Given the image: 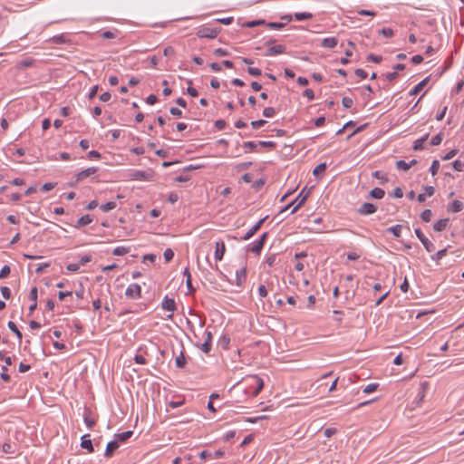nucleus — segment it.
Returning a JSON list of instances; mask_svg holds the SVG:
<instances>
[{
    "label": "nucleus",
    "instance_id": "f257e3e1",
    "mask_svg": "<svg viewBox=\"0 0 464 464\" xmlns=\"http://www.w3.org/2000/svg\"><path fill=\"white\" fill-rule=\"evenodd\" d=\"M220 33V28L216 27H201L197 32V36L199 38L214 39Z\"/></svg>",
    "mask_w": 464,
    "mask_h": 464
},
{
    "label": "nucleus",
    "instance_id": "f03ea898",
    "mask_svg": "<svg viewBox=\"0 0 464 464\" xmlns=\"http://www.w3.org/2000/svg\"><path fill=\"white\" fill-rule=\"evenodd\" d=\"M246 382L253 386V385H256V389L254 390V392H252V396L253 397H256L258 395V393L261 392V390L263 389L264 387V382L263 380L258 377L257 375H252V376H249L246 379Z\"/></svg>",
    "mask_w": 464,
    "mask_h": 464
},
{
    "label": "nucleus",
    "instance_id": "7ed1b4c3",
    "mask_svg": "<svg viewBox=\"0 0 464 464\" xmlns=\"http://www.w3.org/2000/svg\"><path fill=\"white\" fill-rule=\"evenodd\" d=\"M310 194V190H306V188H303L296 198L292 201V204H295L294 208L292 209V213H295L307 199Z\"/></svg>",
    "mask_w": 464,
    "mask_h": 464
},
{
    "label": "nucleus",
    "instance_id": "20e7f679",
    "mask_svg": "<svg viewBox=\"0 0 464 464\" xmlns=\"http://www.w3.org/2000/svg\"><path fill=\"white\" fill-rule=\"evenodd\" d=\"M415 234L428 252H433L435 250L434 244L423 235L420 228L415 229Z\"/></svg>",
    "mask_w": 464,
    "mask_h": 464
},
{
    "label": "nucleus",
    "instance_id": "39448f33",
    "mask_svg": "<svg viewBox=\"0 0 464 464\" xmlns=\"http://www.w3.org/2000/svg\"><path fill=\"white\" fill-rule=\"evenodd\" d=\"M151 178L152 173L150 171L133 170L130 173L131 180H150Z\"/></svg>",
    "mask_w": 464,
    "mask_h": 464
},
{
    "label": "nucleus",
    "instance_id": "423d86ee",
    "mask_svg": "<svg viewBox=\"0 0 464 464\" xmlns=\"http://www.w3.org/2000/svg\"><path fill=\"white\" fill-rule=\"evenodd\" d=\"M266 237L267 233H264L258 240L253 243L252 246L248 248V251L259 255L264 246Z\"/></svg>",
    "mask_w": 464,
    "mask_h": 464
},
{
    "label": "nucleus",
    "instance_id": "0eeeda50",
    "mask_svg": "<svg viewBox=\"0 0 464 464\" xmlns=\"http://www.w3.org/2000/svg\"><path fill=\"white\" fill-rule=\"evenodd\" d=\"M141 288L138 284L130 285L125 292L127 297L130 298H138L140 297Z\"/></svg>",
    "mask_w": 464,
    "mask_h": 464
},
{
    "label": "nucleus",
    "instance_id": "6e6552de",
    "mask_svg": "<svg viewBox=\"0 0 464 464\" xmlns=\"http://www.w3.org/2000/svg\"><path fill=\"white\" fill-rule=\"evenodd\" d=\"M376 210V206H374L372 203L365 202L360 207V208L358 209V213L360 215L366 216L373 214Z\"/></svg>",
    "mask_w": 464,
    "mask_h": 464
},
{
    "label": "nucleus",
    "instance_id": "1a4fd4ad",
    "mask_svg": "<svg viewBox=\"0 0 464 464\" xmlns=\"http://www.w3.org/2000/svg\"><path fill=\"white\" fill-rule=\"evenodd\" d=\"M266 218H261L255 226H253L242 237L243 240L250 239L261 227L263 222Z\"/></svg>",
    "mask_w": 464,
    "mask_h": 464
},
{
    "label": "nucleus",
    "instance_id": "9d476101",
    "mask_svg": "<svg viewBox=\"0 0 464 464\" xmlns=\"http://www.w3.org/2000/svg\"><path fill=\"white\" fill-rule=\"evenodd\" d=\"M97 170H98V168H96V167H90V168L85 169L84 170H82L81 172H79L77 174L76 182H79V181L82 180L83 179L90 177L91 175L96 173Z\"/></svg>",
    "mask_w": 464,
    "mask_h": 464
},
{
    "label": "nucleus",
    "instance_id": "9b49d317",
    "mask_svg": "<svg viewBox=\"0 0 464 464\" xmlns=\"http://www.w3.org/2000/svg\"><path fill=\"white\" fill-rule=\"evenodd\" d=\"M35 63H36V60H34V58H31V57H27V58L18 62L16 63L15 67L18 70H23V69H26V68L34 66L35 64Z\"/></svg>",
    "mask_w": 464,
    "mask_h": 464
},
{
    "label": "nucleus",
    "instance_id": "f8f14e48",
    "mask_svg": "<svg viewBox=\"0 0 464 464\" xmlns=\"http://www.w3.org/2000/svg\"><path fill=\"white\" fill-rule=\"evenodd\" d=\"M226 252V246L223 241H218L216 243L215 249V258L216 260H222L224 254Z\"/></svg>",
    "mask_w": 464,
    "mask_h": 464
},
{
    "label": "nucleus",
    "instance_id": "ddd939ff",
    "mask_svg": "<svg viewBox=\"0 0 464 464\" xmlns=\"http://www.w3.org/2000/svg\"><path fill=\"white\" fill-rule=\"evenodd\" d=\"M285 52V46L283 44H278V45L269 47L266 50V55L273 56V55L284 53Z\"/></svg>",
    "mask_w": 464,
    "mask_h": 464
},
{
    "label": "nucleus",
    "instance_id": "4468645a",
    "mask_svg": "<svg viewBox=\"0 0 464 464\" xmlns=\"http://www.w3.org/2000/svg\"><path fill=\"white\" fill-rule=\"evenodd\" d=\"M161 306L164 310L174 312L176 310V304L174 299L166 295L162 301Z\"/></svg>",
    "mask_w": 464,
    "mask_h": 464
},
{
    "label": "nucleus",
    "instance_id": "2eb2a0df",
    "mask_svg": "<svg viewBox=\"0 0 464 464\" xmlns=\"http://www.w3.org/2000/svg\"><path fill=\"white\" fill-rule=\"evenodd\" d=\"M47 42L55 44H63L70 43V39L64 34H62L54 35V36L49 38L47 40Z\"/></svg>",
    "mask_w": 464,
    "mask_h": 464
},
{
    "label": "nucleus",
    "instance_id": "dca6fc26",
    "mask_svg": "<svg viewBox=\"0 0 464 464\" xmlns=\"http://www.w3.org/2000/svg\"><path fill=\"white\" fill-rule=\"evenodd\" d=\"M118 448H119L118 440L110 441L106 446L104 456L106 458L111 457L112 454L114 453V451L118 450Z\"/></svg>",
    "mask_w": 464,
    "mask_h": 464
},
{
    "label": "nucleus",
    "instance_id": "f3484780",
    "mask_svg": "<svg viewBox=\"0 0 464 464\" xmlns=\"http://www.w3.org/2000/svg\"><path fill=\"white\" fill-rule=\"evenodd\" d=\"M246 278V268L242 267L236 272V284L238 286H241Z\"/></svg>",
    "mask_w": 464,
    "mask_h": 464
},
{
    "label": "nucleus",
    "instance_id": "a211bd4d",
    "mask_svg": "<svg viewBox=\"0 0 464 464\" xmlns=\"http://www.w3.org/2000/svg\"><path fill=\"white\" fill-rule=\"evenodd\" d=\"M81 447L87 450L89 452L93 451V446L90 438V434H85L82 437Z\"/></svg>",
    "mask_w": 464,
    "mask_h": 464
},
{
    "label": "nucleus",
    "instance_id": "6ab92c4d",
    "mask_svg": "<svg viewBox=\"0 0 464 464\" xmlns=\"http://www.w3.org/2000/svg\"><path fill=\"white\" fill-rule=\"evenodd\" d=\"M430 76L423 79L421 82H420L410 92L409 94L411 96L417 95L429 82Z\"/></svg>",
    "mask_w": 464,
    "mask_h": 464
},
{
    "label": "nucleus",
    "instance_id": "aec40b11",
    "mask_svg": "<svg viewBox=\"0 0 464 464\" xmlns=\"http://www.w3.org/2000/svg\"><path fill=\"white\" fill-rule=\"evenodd\" d=\"M427 390H428V382L420 383V390H419V394H418V399L415 401L417 406L420 405V403L423 401V399H424V397L426 395Z\"/></svg>",
    "mask_w": 464,
    "mask_h": 464
},
{
    "label": "nucleus",
    "instance_id": "412c9836",
    "mask_svg": "<svg viewBox=\"0 0 464 464\" xmlns=\"http://www.w3.org/2000/svg\"><path fill=\"white\" fill-rule=\"evenodd\" d=\"M449 221L450 219L449 218H441L440 220H438L434 225H433V229L437 232H441L443 231L444 229H446V227H448L449 225Z\"/></svg>",
    "mask_w": 464,
    "mask_h": 464
},
{
    "label": "nucleus",
    "instance_id": "4be33fe9",
    "mask_svg": "<svg viewBox=\"0 0 464 464\" xmlns=\"http://www.w3.org/2000/svg\"><path fill=\"white\" fill-rule=\"evenodd\" d=\"M338 44V40L335 37H327L322 41L321 45L324 48H334Z\"/></svg>",
    "mask_w": 464,
    "mask_h": 464
},
{
    "label": "nucleus",
    "instance_id": "5701e85b",
    "mask_svg": "<svg viewBox=\"0 0 464 464\" xmlns=\"http://www.w3.org/2000/svg\"><path fill=\"white\" fill-rule=\"evenodd\" d=\"M463 203L459 200H454L449 207L448 211L457 213L463 209Z\"/></svg>",
    "mask_w": 464,
    "mask_h": 464
},
{
    "label": "nucleus",
    "instance_id": "b1692460",
    "mask_svg": "<svg viewBox=\"0 0 464 464\" xmlns=\"http://www.w3.org/2000/svg\"><path fill=\"white\" fill-rule=\"evenodd\" d=\"M7 326L16 335V337L18 338V341L21 343L23 334L20 332V330L18 329V327L16 326V324L14 322L9 321L7 324Z\"/></svg>",
    "mask_w": 464,
    "mask_h": 464
},
{
    "label": "nucleus",
    "instance_id": "393cba45",
    "mask_svg": "<svg viewBox=\"0 0 464 464\" xmlns=\"http://www.w3.org/2000/svg\"><path fill=\"white\" fill-rule=\"evenodd\" d=\"M385 191L381 188H374L370 191V196L376 199H381L384 197Z\"/></svg>",
    "mask_w": 464,
    "mask_h": 464
},
{
    "label": "nucleus",
    "instance_id": "a878e982",
    "mask_svg": "<svg viewBox=\"0 0 464 464\" xmlns=\"http://www.w3.org/2000/svg\"><path fill=\"white\" fill-rule=\"evenodd\" d=\"M429 134H425L422 138L418 139L414 141L413 150H423V143L428 140Z\"/></svg>",
    "mask_w": 464,
    "mask_h": 464
},
{
    "label": "nucleus",
    "instance_id": "bb28decb",
    "mask_svg": "<svg viewBox=\"0 0 464 464\" xmlns=\"http://www.w3.org/2000/svg\"><path fill=\"white\" fill-rule=\"evenodd\" d=\"M184 276L186 277V285L189 292H194L195 288L192 286L191 283V275L188 267L185 268L183 272Z\"/></svg>",
    "mask_w": 464,
    "mask_h": 464
},
{
    "label": "nucleus",
    "instance_id": "cd10ccee",
    "mask_svg": "<svg viewBox=\"0 0 464 464\" xmlns=\"http://www.w3.org/2000/svg\"><path fill=\"white\" fill-rule=\"evenodd\" d=\"M16 445L14 443L5 442L2 446V450L6 454H14L15 452Z\"/></svg>",
    "mask_w": 464,
    "mask_h": 464
},
{
    "label": "nucleus",
    "instance_id": "c85d7f7f",
    "mask_svg": "<svg viewBox=\"0 0 464 464\" xmlns=\"http://www.w3.org/2000/svg\"><path fill=\"white\" fill-rule=\"evenodd\" d=\"M133 435V431L131 430H127V431H124L122 433H119V434H116V438L119 441L121 442H125L126 440H128L131 436Z\"/></svg>",
    "mask_w": 464,
    "mask_h": 464
},
{
    "label": "nucleus",
    "instance_id": "c756f323",
    "mask_svg": "<svg viewBox=\"0 0 464 464\" xmlns=\"http://www.w3.org/2000/svg\"><path fill=\"white\" fill-rule=\"evenodd\" d=\"M92 221V218H91L90 215H84L78 219L76 227L86 226V225L90 224Z\"/></svg>",
    "mask_w": 464,
    "mask_h": 464
},
{
    "label": "nucleus",
    "instance_id": "7c9ffc66",
    "mask_svg": "<svg viewBox=\"0 0 464 464\" xmlns=\"http://www.w3.org/2000/svg\"><path fill=\"white\" fill-rule=\"evenodd\" d=\"M294 17L297 21L309 20L313 18V14L307 12L295 13Z\"/></svg>",
    "mask_w": 464,
    "mask_h": 464
},
{
    "label": "nucleus",
    "instance_id": "2f4dec72",
    "mask_svg": "<svg viewBox=\"0 0 464 464\" xmlns=\"http://www.w3.org/2000/svg\"><path fill=\"white\" fill-rule=\"evenodd\" d=\"M401 229H402L401 225H395L393 227L387 228V232L392 233L395 237H400Z\"/></svg>",
    "mask_w": 464,
    "mask_h": 464
},
{
    "label": "nucleus",
    "instance_id": "473e14b6",
    "mask_svg": "<svg viewBox=\"0 0 464 464\" xmlns=\"http://www.w3.org/2000/svg\"><path fill=\"white\" fill-rule=\"evenodd\" d=\"M448 248L445 247L443 249L439 250L437 253L431 256V259L439 262L440 259H442L447 255Z\"/></svg>",
    "mask_w": 464,
    "mask_h": 464
},
{
    "label": "nucleus",
    "instance_id": "72a5a7b5",
    "mask_svg": "<svg viewBox=\"0 0 464 464\" xmlns=\"http://www.w3.org/2000/svg\"><path fill=\"white\" fill-rule=\"evenodd\" d=\"M230 343V338L228 335H222L218 340V345L223 349L227 350Z\"/></svg>",
    "mask_w": 464,
    "mask_h": 464
},
{
    "label": "nucleus",
    "instance_id": "f704fd0d",
    "mask_svg": "<svg viewBox=\"0 0 464 464\" xmlns=\"http://www.w3.org/2000/svg\"><path fill=\"white\" fill-rule=\"evenodd\" d=\"M175 363L179 368H183L186 365V358L183 352H180L179 355L176 357Z\"/></svg>",
    "mask_w": 464,
    "mask_h": 464
},
{
    "label": "nucleus",
    "instance_id": "c9c22d12",
    "mask_svg": "<svg viewBox=\"0 0 464 464\" xmlns=\"http://www.w3.org/2000/svg\"><path fill=\"white\" fill-rule=\"evenodd\" d=\"M116 208V203L114 201H109L100 207L101 210L103 212H109Z\"/></svg>",
    "mask_w": 464,
    "mask_h": 464
},
{
    "label": "nucleus",
    "instance_id": "e433bc0d",
    "mask_svg": "<svg viewBox=\"0 0 464 464\" xmlns=\"http://www.w3.org/2000/svg\"><path fill=\"white\" fill-rule=\"evenodd\" d=\"M127 253H129V248L125 246H117L112 251V254L115 256H124Z\"/></svg>",
    "mask_w": 464,
    "mask_h": 464
},
{
    "label": "nucleus",
    "instance_id": "4c0bfd02",
    "mask_svg": "<svg viewBox=\"0 0 464 464\" xmlns=\"http://www.w3.org/2000/svg\"><path fill=\"white\" fill-rule=\"evenodd\" d=\"M431 217H432V212L430 209H425L424 211H422V213L420 214V218L424 221V222H430V219H431Z\"/></svg>",
    "mask_w": 464,
    "mask_h": 464
},
{
    "label": "nucleus",
    "instance_id": "58836bf2",
    "mask_svg": "<svg viewBox=\"0 0 464 464\" xmlns=\"http://www.w3.org/2000/svg\"><path fill=\"white\" fill-rule=\"evenodd\" d=\"M439 169H440V162H439V160H434L430 168V171L431 175L435 176L438 173Z\"/></svg>",
    "mask_w": 464,
    "mask_h": 464
},
{
    "label": "nucleus",
    "instance_id": "ea45409f",
    "mask_svg": "<svg viewBox=\"0 0 464 464\" xmlns=\"http://www.w3.org/2000/svg\"><path fill=\"white\" fill-rule=\"evenodd\" d=\"M188 87L187 89L188 94H189L191 97H197L198 95V92L194 87L191 86L192 81L188 80Z\"/></svg>",
    "mask_w": 464,
    "mask_h": 464
},
{
    "label": "nucleus",
    "instance_id": "a19ab883",
    "mask_svg": "<svg viewBox=\"0 0 464 464\" xmlns=\"http://www.w3.org/2000/svg\"><path fill=\"white\" fill-rule=\"evenodd\" d=\"M441 141H442V134L438 133L437 135L432 137L430 143L431 146H437V145H440L441 143Z\"/></svg>",
    "mask_w": 464,
    "mask_h": 464
},
{
    "label": "nucleus",
    "instance_id": "79ce46f5",
    "mask_svg": "<svg viewBox=\"0 0 464 464\" xmlns=\"http://www.w3.org/2000/svg\"><path fill=\"white\" fill-rule=\"evenodd\" d=\"M37 296H38V289L36 286H34L31 291H30V294H29V299L33 302V303H37Z\"/></svg>",
    "mask_w": 464,
    "mask_h": 464
},
{
    "label": "nucleus",
    "instance_id": "37998d69",
    "mask_svg": "<svg viewBox=\"0 0 464 464\" xmlns=\"http://www.w3.org/2000/svg\"><path fill=\"white\" fill-rule=\"evenodd\" d=\"M276 114V110L273 107H266L263 111V115L266 118H271Z\"/></svg>",
    "mask_w": 464,
    "mask_h": 464
},
{
    "label": "nucleus",
    "instance_id": "c03bdc74",
    "mask_svg": "<svg viewBox=\"0 0 464 464\" xmlns=\"http://www.w3.org/2000/svg\"><path fill=\"white\" fill-rule=\"evenodd\" d=\"M379 384L378 383H370L366 385L363 389L364 393H371L377 390Z\"/></svg>",
    "mask_w": 464,
    "mask_h": 464
},
{
    "label": "nucleus",
    "instance_id": "a18cd8bd",
    "mask_svg": "<svg viewBox=\"0 0 464 464\" xmlns=\"http://www.w3.org/2000/svg\"><path fill=\"white\" fill-rule=\"evenodd\" d=\"M164 258H165V261L166 262H169L173 259L174 257V252L170 249V248H167L165 251H164Z\"/></svg>",
    "mask_w": 464,
    "mask_h": 464
},
{
    "label": "nucleus",
    "instance_id": "49530a36",
    "mask_svg": "<svg viewBox=\"0 0 464 464\" xmlns=\"http://www.w3.org/2000/svg\"><path fill=\"white\" fill-rule=\"evenodd\" d=\"M11 268L9 266H4L0 270V278H5L10 275Z\"/></svg>",
    "mask_w": 464,
    "mask_h": 464
},
{
    "label": "nucleus",
    "instance_id": "de8ad7c7",
    "mask_svg": "<svg viewBox=\"0 0 464 464\" xmlns=\"http://www.w3.org/2000/svg\"><path fill=\"white\" fill-rule=\"evenodd\" d=\"M396 167H397V169L404 170V171H408L410 169L408 163L404 160H398L396 162Z\"/></svg>",
    "mask_w": 464,
    "mask_h": 464
},
{
    "label": "nucleus",
    "instance_id": "09e8293b",
    "mask_svg": "<svg viewBox=\"0 0 464 464\" xmlns=\"http://www.w3.org/2000/svg\"><path fill=\"white\" fill-rule=\"evenodd\" d=\"M326 169V163H321L319 165H317L314 170H313V174L314 176L318 175L320 172H323Z\"/></svg>",
    "mask_w": 464,
    "mask_h": 464
},
{
    "label": "nucleus",
    "instance_id": "8fccbe9b",
    "mask_svg": "<svg viewBox=\"0 0 464 464\" xmlns=\"http://www.w3.org/2000/svg\"><path fill=\"white\" fill-rule=\"evenodd\" d=\"M252 165V162L251 161H248V162H242L238 165L236 166V169L237 171H241V170H245V169H248Z\"/></svg>",
    "mask_w": 464,
    "mask_h": 464
},
{
    "label": "nucleus",
    "instance_id": "3c124183",
    "mask_svg": "<svg viewBox=\"0 0 464 464\" xmlns=\"http://www.w3.org/2000/svg\"><path fill=\"white\" fill-rule=\"evenodd\" d=\"M6 372H7V367L6 366H2V372L0 374V378L3 381L8 382H10L11 378H10V375L6 373Z\"/></svg>",
    "mask_w": 464,
    "mask_h": 464
},
{
    "label": "nucleus",
    "instance_id": "603ef678",
    "mask_svg": "<svg viewBox=\"0 0 464 464\" xmlns=\"http://www.w3.org/2000/svg\"><path fill=\"white\" fill-rule=\"evenodd\" d=\"M266 24L265 20H253V21L247 22L246 24V26L252 28V27L257 26L259 24Z\"/></svg>",
    "mask_w": 464,
    "mask_h": 464
},
{
    "label": "nucleus",
    "instance_id": "864d4df0",
    "mask_svg": "<svg viewBox=\"0 0 464 464\" xmlns=\"http://www.w3.org/2000/svg\"><path fill=\"white\" fill-rule=\"evenodd\" d=\"M247 72L252 76H260L262 74V72L259 68L255 67H248Z\"/></svg>",
    "mask_w": 464,
    "mask_h": 464
},
{
    "label": "nucleus",
    "instance_id": "5fc2aeb1",
    "mask_svg": "<svg viewBox=\"0 0 464 464\" xmlns=\"http://www.w3.org/2000/svg\"><path fill=\"white\" fill-rule=\"evenodd\" d=\"M343 106L346 109L351 108L353 106V99L350 97H343L342 100Z\"/></svg>",
    "mask_w": 464,
    "mask_h": 464
},
{
    "label": "nucleus",
    "instance_id": "6e6d98bb",
    "mask_svg": "<svg viewBox=\"0 0 464 464\" xmlns=\"http://www.w3.org/2000/svg\"><path fill=\"white\" fill-rule=\"evenodd\" d=\"M452 166L455 170L457 171H462L464 169V163L460 160H457L452 163Z\"/></svg>",
    "mask_w": 464,
    "mask_h": 464
},
{
    "label": "nucleus",
    "instance_id": "4d7b16f0",
    "mask_svg": "<svg viewBox=\"0 0 464 464\" xmlns=\"http://www.w3.org/2000/svg\"><path fill=\"white\" fill-rule=\"evenodd\" d=\"M1 294L5 299H9L11 297V290L7 286L1 287Z\"/></svg>",
    "mask_w": 464,
    "mask_h": 464
},
{
    "label": "nucleus",
    "instance_id": "13d9d810",
    "mask_svg": "<svg viewBox=\"0 0 464 464\" xmlns=\"http://www.w3.org/2000/svg\"><path fill=\"white\" fill-rule=\"evenodd\" d=\"M257 143L254 142V141H246L243 143V147L246 148V149H248L250 150H255L257 147Z\"/></svg>",
    "mask_w": 464,
    "mask_h": 464
},
{
    "label": "nucleus",
    "instance_id": "bf43d9fd",
    "mask_svg": "<svg viewBox=\"0 0 464 464\" xmlns=\"http://www.w3.org/2000/svg\"><path fill=\"white\" fill-rule=\"evenodd\" d=\"M266 123V121L265 120H258V121H251V126L253 129H259L260 127L264 126Z\"/></svg>",
    "mask_w": 464,
    "mask_h": 464
},
{
    "label": "nucleus",
    "instance_id": "052dcab7",
    "mask_svg": "<svg viewBox=\"0 0 464 464\" xmlns=\"http://www.w3.org/2000/svg\"><path fill=\"white\" fill-rule=\"evenodd\" d=\"M258 146L264 147V148H275L276 146L275 141H259L257 143Z\"/></svg>",
    "mask_w": 464,
    "mask_h": 464
},
{
    "label": "nucleus",
    "instance_id": "680f3d73",
    "mask_svg": "<svg viewBox=\"0 0 464 464\" xmlns=\"http://www.w3.org/2000/svg\"><path fill=\"white\" fill-rule=\"evenodd\" d=\"M214 54L216 56H228L230 53L229 52H227V50H224L222 48H217L215 51H214Z\"/></svg>",
    "mask_w": 464,
    "mask_h": 464
},
{
    "label": "nucleus",
    "instance_id": "e2e57ef3",
    "mask_svg": "<svg viewBox=\"0 0 464 464\" xmlns=\"http://www.w3.org/2000/svg\"><path fill=\"white\" fill-rule=\"evenodd\" d=\"M379 33L385 37H392L393 35V31L391 28H382Z\"/></svg>",
    "mask_w": 464,
    "mask_h": 464
},
{
    "label": "nucleus",
    "instance_id": "0e129e2a",
    "mask_svg": "<svg viewBox=\"0 0 464 464\" xmlns=\"http://www.w3.org/2000/svg\"><path fill=\"white\" fill-rule=\"evenodd\" d=\"M367 60L378 63H380L382 60V57L380 56V55H375L373 53H370L367 56Z\"/></svg>",
    "mask_w": 464,
    "mask_h": 464
},
{
    "label": "nucleus",
    "instance_id": "69168bd1",
    "mask_svg": "<svg viewBox=\"0 0 464 464\" xmlns=\"http://www.w3.org/2000/svg\"><path fill=\"white\" fill-rule=\"evenodd\" d=\"M458 153V150L456 149H453L451 150H450L444 157H442V160H449L450 159H452L453 157H455Z\"/></svg>",
    "mask_w": 464,
    "mask_h": 464
},
{
    "label": "nucleus",
    "instance_id": "338daca9",
    "mask_svg": "<svg viewBox=\"0 0 464 464\" xmlns=\"http://www.w3.org/2000/svg\"><path fill=\"white\" fill-rule=\"evenodd\" d=\"M266 25L271 29L279 30L282 29L285 26L284 23H268Z\"/></svg>",
    "mask_w": 464,
    "mask_h": 464
},
{
    "label": "nucleus",
    "instance_id": "774afa93",
    "mask_svg": "<svg viewBox=\"0 0 464 464\" xmlns=\"http://www.w3.org/2000/svg\"><path fill=\"white\" fill-rule=\"evenodd\" d=\"M200 349L203 353H209L210 351H211V343H208V342H204L201 346H200Z\"/></svg>",
    "mask_w": 464,
    "mask_h": 464
}]
</instances>
